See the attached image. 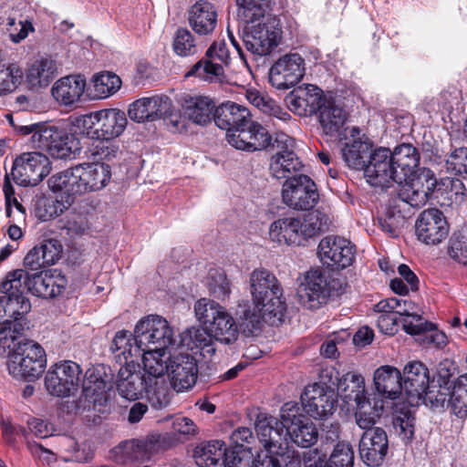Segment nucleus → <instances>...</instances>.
I'll list each match as a JSON object with an SVG mask.
<instances>
[{
    "mask_svg": "<svg viewBox=\"0 0 467 467\" xmlns=\"http://www.w3.org/2000/svg\"><path fill=\"white\" fill-rule=\"evenodd\" d=\"M145 370L155 376V389L150 390V400L158 406H168L170 387L164 377L168 374L171 385L177 391L192 389L198 378L197 359L189 353L152 354L145 361Z\"/></svg>",
    "mask_w": 467,
    "mask_h": 467,
    "instance_id": "1",
    "label": "nucleus"
},
{
    "mask_svg": "<svg viewBox=\"0 0 467 467\" xmlns=\"http://www.w3.org/2000/svg\"><path fill=\"white\" fill-rule=\"evenodd\" d=\"M399 180L397 198L411 207L423 206L438 186L435 174L423 169L415 174L420 162L418 150L411 144H401L391 151Z\"/></svg>",
    "mask_w": 467,
    "mask_h": 467,
    "instance_id": "2",
    "label": "nucleus"
},
{
    "mask_svg": "<svg viewBox=\"0 0 467 467\" xmlns=\"http://www.w3.org/2000/svg\"><path fill=\"white\" fill-rule=\"evenodd\" d=\"M213 119L218 128L227 131L226 140L237 150H262L271 144V135L261 124L252 119L250 110L234 102L217 107Z\"/></svg>",
    "mask_w": 467,
    "mask_h": 467,
    "instance_id": "3",
    "label": "nucleus"
},
{
    "mask_svg": "<svg viewBox=\"0 0 467 467\" xmlns=\"http://www.w3.org/2000/svg\"><path fill=\"white\" fill-rule=\"evenodd\" d=\"M337 393L346 403L355 402V416L359 427L374 425L383 413L384 400L366 396L365 379L360 374L348 372L339 378Z\"/></svg>",
    "mask_w": 467,
    "mask_h": 467,
    "instance_id": "4",
    "label": "nucleus"
},
{
    "mask_svg": "<svg viewBox=\"0 0 467 467\" xmlns=\"http://www.w3.org/2000/svg\"><path fill=\"white\" fill-rule=\"evenodd\" d=\"M47 355L40 344L23 339L14 343L7 356V369L15 378L27 381L38 379L45 371Z\"/></svg>",
    "mask_w": 467,
    "mask_h": 467,
    "instance_id": "5",
    "label": "nucleus"
},
{
    "mask_svg": "<svg viewBox=\"0 0 467 467\" xmlns=\"http://www.w3.org/2000/svg\"><path fill=\"white\" fill-rule=\"evenodd\" d=\"M201 327H205L220 343L230 345L238 338V328L230 313L214 300L201 298L194 305Z\"/></svg>",
    "mask_w": 467,
    "mask_h": 467,
    "instance_id": "6",
    "label": "nucleus"
},
{
    "mask_svg": "<svg viewBox=\"0 0 467 467\" xmlns=\"http://www.w3.org/2000/svg\"><path fill=\"white\" fill-rule=\"evenodd\" d=\"M135 340L143 349V368L148 356L170 353L167 348L173 344V330L161 316L150 315L140 320L134 329Z\"/></svg>",
    "mask_w": 467,
    "mask_h": 467,
    "instance_id": "7",
    "label": "nucleus"
},
{
    "mask_svg": "<svg viewBox=\"0 0 467 467\" xmlns=\"http://www.w3.org/2000/svg\"><path fill=\"white\" fill-rule=\"evenodd\" d=\"M254 428L265 452L277 455L281 461L296 462V451L289 445V434L283 420L259 414Z\"/></svg>",
    "mask_w": 467,
    "mask_h": 467,
    "instance_id": "8",
    "label": "nucleus"
},
{
    "mask_svg": "<svg viewBox=\"0 0 467 467\" xmlns=\"http://www.w3.org/2000/svg\"><path fill=\"white\" fill-rule=\"evenodd\" d=\"M106 368L99 366L86 371L81 379L82 391L75 403L76 412L97 410H101L108 401L107 389L112 388L113 376L106 374Z\"/></svg>",
    "mask_w": 467,
    "mask_h": 467,
    "instance_id": "9",
    "label": "nucleus"
},
{
    "mask_svg": "<svg viewBox=\"0 0 467 467\" xmlns=\"http://www.w3.org/2000/svg\"><path fill=\"white\" fill-rule=\"evenodd\" d=\"M343 293L342 282L331 278L320 270L308 271L298 290L299 296L308 308H317L325 304L328 297Z\"/></svg>",
    "mask_w": 467,
    "mask_h": 467,
    "instance_id": "10",
    "label": "nucleus"
},
{
    "mask_svg": "<svg viewBox=\"0 0 467 467\" xmlns=\"http://www.w3.org/2000/svg\"><path fill=\"white\" fill-rule=\"evenodd\" d=\"M82 369L71 360H63L49 367L44 379L47 393L57 398L74 395L81 384Z\"/></svg>",
    "mask_w": 467,
    "mask_h": 467,
    "instance_id": "11",
    "label": "nucleus"
},
{
    "mask_svg": "<svg viewBox=\"0 0 467 467\" xmlns=\"http://www.w3.org/2000/svg\"><path fill=\"white\" fill-rule=\"evenodd\" d=\"M30 142L34 149L46 151L56 159H68L79 150V142L73 134L53 125L45 124L43 130L31 136Z\"/></svg>",
    "mask_w": 467,
    "mask_h": 467,
    "instance_id": "12",
    "label": "nucleus"
},
{
    "mask_svg": "<svg viewBox=\"0 0 467 467\" xmlns=\"http://www.w3.org/2000/svg\"><path fill=\"white\" fill-rule=\"evenodd\" d=\"M255 23H246L240 37L246 50L254 57L269 55L277 47L281 31L275 20L264 17Z\"/></svg>",
    "mask_w": 467,
    "mask_h": 467,
    "instance_id": "13",
    "label": "nucleus"
},
{
    "mask_svg": "<svg viewBox=\"0 0 467 467\" xmlns=\"http://www.w3.org/2000/svg\"><path fill=\"white\" fill-rule=\"evenodd\" d=\"M128 114L137 122L164 119L178 130L184 128L182 115L172 113L171 101L167 96L140 99L130 106Z\"/></svg>",
    "mask_w": 467,
    "mask_h": 467,
    "instance_id": "14",
    "label": "nucleus"
},
{
    "mask_svg": "<svg viewBox=\"0 0 467 467\" xmlns=\"http://www.w3.org/2000/svg\"><path fill=\"white\" fill-rule=\"evenodd\" d=\"M280 419L285 422L289 437L297 446L309 448L317 441L318 431L298 403H285L280 410Z\"/></svg>",
    "mask_w": 467,
    "mask_h": 467,
    "instance_id": "15",
    "label": "nucleus"
},
{
    "mask_svg": "<svg viewBox=\"0 0 467 467\" xmlns=\"http://www.w3.org/2000/svg\"><path fill=\"white\" fill-rule=\"evenodd\" d=\"M230 52L224 41H214L206 50L205 56L185 73V78L196 77L207 82L222 80L224 67L230 64Z\"/></svg>",
    "mask_w": 467,
    "mask_h": 467,
    "instance_id": "16",
    "label": "nucleus"
},
{
    "mask_svg": "<svg viewBox=\"0 0 467 467\" xmlns=\"http://www.w3.org/2000/svg\"><path fill=\"white\" fill-rule=\"evenodd\" d=\"M294 140L285 133H278L275 140L271 138V144L268 146L276 150V152L271 157L269 171L274 178L278 180H288L293 176H297L303 164L294 151Z\"/></svg>",
    "mask_w": 467,
    "mask_h": 467,
    "instance_id": "17",
    "label": "nucleus"
},
{
    "mask_svg": "<svg viewBox=\"0 0 467 467\" xmlns=\"http://www.w3.org/2000/svg\"><path fill=\"white\" fill-rule=\"evenodd\" d=\"M115 384L119 394L127 400H138L145 392L146 398L152 407L157 410L166 407L158 406L149 396L150 394V390L155 389V376L150 374L145 369L143 374L140 371L135 370V364L120 367Z\"/></svg>",
    "mask_w": 467,
    "mask_h": 467,
    "instance_id": "18",
    "label": "nucleus"
},
{
    "mask_svg": "<svg viewBox=\"0 0 467 467\" xmlns=\"http://www.w3.org/2000/svg\"><path fill=\"white\" fill-rule=\"evenodd\" d=\"M282 199L291 209L308 211L317 204L319 194L314 181L307 175L299 174L285 180L282 189Z\"/></svg>",
    "mask_w": 467,
    "mask_h": 467,
    "instance_id": "19",
    "label": "nucleus"
},
{
    "mask_svg": "<svg viewBox=\"0 0 467 467\" xmlns=\"http://www.w3.org/2000/svg\"><path fill=\"white\" fill-rule=\"evenodd\" d=\"M163 449V441L159 433L121 441L112 450L114 459L121 463H135L149 461Z\"/></svg>",
    "mask_w": 467,
    "mask_h": 467,
    "instance_id": "20",
    "label": "nucleus"
},
{
    "mask_svg": "<svg viewBox=\"0 0 467 467\" xmlns=\"http://www.w3.org/2000/svg\"><path fill=\"white\" fill-rule=\"evenodd\" d=\"M303 410L316 419L323 420L331 416L337 405V393L327 383L318 382L306 387L301 395Z\"/></svg>",
    "mask_w": 467,
    "mask_h": 467,
    "instance_id": "21",
    "label": "nucleus"
},
{
    "mask_svg": "<svg viewBox=\"0 0 467 467\" xmlns=\"http://www.w3.org/2000/svg\"><path fill=\"white\" fill-rule=\"evenodd\" d=\"M50 161L42 152H25L13 164L12 176L23 186H36L48 175Z\"/></svg>",
    "mask_w": 467,
    "mask_h": 467,
    "instance_id": "22",
    "label": "nucleus"
},
{
    "mask_svg": "<svg viewBox=\"0 0 467 467\" xmlns=\"http://www.w3.org/2000/svg\"><path fill=\"white\" fill-rule=\"evenodd\" d=\"M251 294L254 303H262L267 299L268 294L274 297L270 305H266L271 312L280 315L284 309L283 289L276 277L268 270L254 269L250 275Z\"/></svg>",
    "mask_w": 467,
    "mask_h": 467,
    "instance_id": "23",
    "label": "nucleus"
},
{
    "mask_svg": "<svg viewBox=\"0 0 467 467\" xmlns=\"http://www.w3.org/2000/svg\"><path fill=\"white\" fill-rule=\"evenodd\" d=\"M365 430L358 443L361 461L369 467L380 466L389 451V438L381 427H360Z\"/></svg>",
    "mask_w": 467,
    "mask_h": 467,
    "instance_id": "24",
    "label": "nucleus"
},
{
    "mask_svg": "<svg viewBox=\"0 0 467 467\" xmlns=\"http://www.w3.org/2000/svg\"><path fill=\"white\" fill-rule=\"evenodd\" d=\"M28 272L16 269L8 272L0 285L2 297L8 302V311L12 314H27L31 310V303L25 296L27 290Z\"/></svg>",
    "mask_w": 467,
    "mask_h": 467,
    "instance_id": "25",
    "label": "nucleus"
},
{
    "mask_svg": "<svg viewBox=\"0 0 467 467\" xmlns=\"http://www.w3.org/2000/svg\"><path fill=\"white\" fill-rule=\"evenodd\" d=\"M305 75V63L297 53L279 57L269 70V81L278 89H287L297 84Z\"/></svg>",
    "mask_w": 467,
    "mask_h": 467,
    "instance_id": "26",
    "label": "nucleus"
},
{
    "mask_svg": "<svg viewBox=\"0 0 467 467\" xmlns=\"http://www.w3.org/2000/svg\"><path fill=\"white\" fill-rule=\"evenodd\" d=\"M394 166L391 150L387 148H379L373 150L364 174L371 185L389 187L393 183L399 184V180L396 177L398 172Z\"/></svg>",
    "mask_w": 467,
    "mask_h": 467,
    "instance_id": "27",
    "label": "nucleus"
},
{
    "mask_svg": "<svg viewBox=\"0 0 467 467\" xmlns=\"http://www.w3.org/2000/svg\"><path fill=\"white\" fill-rule=\"evenodd\" d=\"M449 230L446 217L437 208L422 211L415 223L418 239L426 244L436 245L441 243L448 236Z\"/></svg>",
    "mask_w": 467,
    "mask_h": 467,
    "instance_id": "28",
    "label": "nucleus"
},
{
    "mask_svg": "<svg viewBox=\"0 0 467 467\" xmlns=\"http://www.w3.org/2000/svg\"><path fill=\"white\" fill-rule=\"evenodd\" d=\"M327 99L321 88L306 84L294 88L285 101L294 113L307 117L317 113Z\"/></svg>",
    "mask_w": 467,
    "mask_h": 467,
    "instance_id": "29",
    "label": "nucleus"
},
{
    "mask_svg": "<svg viewBox=\"0 0 467 467\" xmlns=\"http://www.w3.org/2000/svg\"><path fill=\"white\" fill-rule=\"evenodd\" d=\"M317 254L328 266L343 269L353 263L355 249L348 240L329 235L319 242Z\"/></svg>",
    "mask_w": 467,
    "mask_h": 467,
    "instance_id": "30",
    "label": "nucleus"
},
{
    "mask_svg": "<svg viewBox=\"0 0 467 467\" xmlns=\"http://www.w3.org/2000/svg\"><path fill=\"white\" fill-rule=\"evenodd\" d=\"M89 119L93 139L114 140L123 133L128 123L125 112L118 109H106L93 112Z\"/></svg>",
    "mask_w": 467,
    "mask_h": 467,
    "instance_id": "31",
    "label": "nucleus"
},
{
    "mask_svg": "<svg viewBox=\"0 0 467 467\" xmlns=\"http://www.w3.org/2000/svg\"><path fill=\"white\" fill-rule=\"evenodd\" d=\"M374 384L378 394L383 400H396L404 389L400 371L395 367L385 365L374 372Z\"/></svg>",
    "mask_w": 467,
    "mask_h": 467,
    "instance_id": "32",
    "label": "nucleus"
},
{
    "mask_svg": "<svg viewBox=\"0 0 467 467\" xmlns=\"http://www.w3.org/2000/svg\"><path fill=\"white\" fill-rule=\"evenodd\" d=\"M86 79L80 75H69L56 81L51 88L53 98L61 105L73 106L80 101Z\"/></svg>",
    "mask_w": 467,
    "mask_h": 467,
    "instance_id": "33",
    "label": "nucleus"
},
{
    "mask_svg": "<svg viewBox=\"0 0 467 467\" xmlns=\"http://www.w3.org/2000/svg\"><path fill=\"white\" fill-rule=\"evenodd\" d=\"M83 194L103 189L110 181V166L106 163H83L78 165Z\"/></svg>",
    "mask_w": 467,
    "mask_h": 467,
    "instance_id": "34",
    "label": "nucleus"
},
{
    "mask_svg": "<svg viewBox=\"0 0 467 467\" xmlns=\"http://www.w3.org/2000/svg\"><path fill=\"white\" fill-rule=\"evenodd\" d=\"M402 380L407 395L420 399L431 383L429 369L420 361L409 362L404 367Z\"/></svg>",
    "mask_w": 467,
    "mask_h": 467,
    "instance_id": "35",
    "label": "nucleus"
},
{
    "mask_svg": "<svg viewBox=\"0 0 467 467\" xmlns=\"http://www.w3.org/2000/svg\"><path fill=\"white\" fill-rule=\"evenodd\" d=\"M301 220L285 217L273 222L269 228V236L273 242L279 244L302 245L303 237L300 234Z\"/></svg>",
    "mask_w": 467,
    "mask_h": 467,
    "instance_id": "36",
    "label": "nucleus"
},
{
    "mask_svg": "<svg viewBox=\"0 0 467 467\" xmlns=\"http://www.w3.org/2000/svg\"><path fill=\"white\" fill-rule=\"evenodd\" d=\"M188 19L196 34L205 36L214 30L217 25V13L211 3L198 1L191 7Z\"/></svg>",
    "mask_w": 467,
    "mask_h": 467,
    "instance_id": "37",
    "label": "nucleus"
},
{
    "mask_svg": "<svg viewBox=\"0 0 467 467\" xmlns=\"http://www.w3.org/2000/svg\"><path fill=\"white\" fill-rule=\"evenodd\" d=\"M78 165L57 172L48 179V186L54 192H63L71 203L75 196L83 194Z\"/></svg>",
    "mask_w": 467,
    "mask_h": 467,
    "instance_id": "38",
    "label": "nucleus"
},
{
    "mask_svg": "<svg viewBox=\"0 0 467 467\" xmlns=\"http://www.w3.org/2000/svg\"><path fill=\"white\" fill-rule=\"evenodd\" d=\"M215 105L207 97H188L182 104V116L198 125H205L212 119Z\"/></svg>",
    "mask_w": 467,
    "mask_h": 467,
    "instance_id": "39",
    "label": "nucleus"
},
{
    "mask_svg": "<svg viewBox=\"0 0 467 467\" xmlns=\"http://www.w3.org/2000/svg\"><path fill=\"white\" fill-rule=\"evenodd\" d=\"M110 349L117 353L116 358H119L120 363L123 358L125 365L135 364L133 358L141 357L143 358L142 347L135 340V336L132 338L131 333L127 330H120L116 333Z\"/></svg>",
    "mask_w": 467,
    "mask_h": 467,
    "instance_id": "40",
    "label": "nucleus"
},
{
    "mask_svg": "<svg viewBox=\"0 0 467 467\" xmlns=\"http://www.w3.org/2000/svg\"><path fill=\"white\" fill-rule=\"evenodd\" d=\"M342 157L349 168L364 170L373 153L372 144L368 140H353L341 150Z\"/></svg>",
    "mask_w": 467,
    "mask_h": 467,
    "instance_id": "41",
    "label": "nucleus"
},
{
    "mask_svg": "<svg viewBox=\"0 0 467 467\" xmlns=\"http://www.w3.org/2000/svg\"><path fill=\"white\" fill-rule=\"evenodd\" d=\"M64 288L65 286L57 284L55 277L47 272L28 273L27 291L36 296L52 298L60 295Z\"/></svg>",
    "mask_w": 467,
    "mask_h": 467,
    "instance_id": "42",
    "label": "nucleus"
},
{
    "mask_svg": "<svg viewBox=\"0 0 467 467\" xmlns=\"http://www.w3.org/2000/svg\"><path fill=\"white\" fill-rule=\"evenodd\" d=\"M229 450L223 441L215 440L200 442L193 450V458L196 463L202 467L216 466L221 461L223 463V458L226 457Z\"/></svg>",
    "mask_w": 467,
    "mask_h": 467,
    "instance_id": "43",
    "label": "nucleus"
},
{
    "mask_svg": "<svg viewBox=\"0 0 467 467\" xmlns=\"http://www.w3.org/2000/svg\"><path fill=\"white\" fill-rule=\"evenodd\" d=\"M317 113L319 123L327 135L337 133L347 120L346 111L331 99H327Z\"/></svg>",
    "mask_w": 467,
    "mask_h": 467,
    "instance_id": "44",
    "label": "nucleus"
},
{
    "mask_svg": "<svg viewBox=\"0 0 467 467\" xmlns=\"http://www.w3.org/2000/svg\"><path fill=\"white\" fill-rule=\"evenodd\" d=\"M57 75L55 60L49 57L36 59L28 68L26 80L31 88L47 87Z\"/></svg>",
    "mask_w": 467,
    "mask_h": 467,
    "instance_id": "45",
    "label": "nucleus"
},
{
    "mask_svg": "<svg viewBox=\"0 0 467 467\" xmlns=\"http://www.w3.org/2000/svg\"><path fill=\"white\" fill-rule=\"evenodd\" d=\"M392 426L396 434L402 441H412L415 433V417L407 405H394L392 411Z\"/></svg>",
    "mask_w": 467,
    "mask_h": 467,
    "instance_id": "46",
    "label": "nucleus"
},
{
    "mask_svg": "<svg viewBox=\"0 0 467 467\" xmlns=\"http://www.w3.org/2000/svg\"><path fill=\"white\" fill-rule=\"evenodd\" d=\"M330 223V217L326 213L320 210L308 213L303 221L301 220L300 234L303 237V243L308 238H312L321 232L327 230Z\"/></svg>",
    "mask_w": 467,
    "mask_h": 467,
    "instance_id": "47",
    "label": "nucleus"
},
{
    "mask_svg": "<svg viewBox=\"0 0 467 467\" xmlns=\"http://www.w3.org/2000/svg\"><path fill=\"white\" fill-rule=\"evenodd\" d=\"M330 223V217L326 213L320 210L308 213L303 221L301 220L300 234L303 237V243L308 238H312L321 232L327 230Z\"/></svg>",
    "mask_w": 467,
    "mask_h": 467,
    "instance_id": "48",
    "label": "nucleus"
},
{
    "mask_svg": "<svg viewBox=\"0 0 467 467\" xmlns=\"http://www.w3.org/2000/svg\"><path fill=\"white\" fill-rule=\"evenodd\" d=\"M415 308V304L411 301L402 300L401 306L397 310V316L412 317L415 323L408 319L401 321L402 327L410 335H421L427 330L432 329V323L425 321L421 316L415 315L411 311Z\"/></svg>",
    "mask_w": 467,
    "mask_h": 467,
    "instance_id": "49",
    "label": "nucleus"
},
{
    "mask_svg": "<svg viewBox=\"0 0 467 467\" xmlns=\"http://www.w3.org/2000/svg\"><path fill=\"white\" fill-rule=\"evenodd\" d=\"M171 47L174 53L182 57L194 56L199 51L195 36L184 27H179L175 31Z\"/></svg>",
    "mask_w": 467,
    "mask_h": 467,
    "instance_id": "50",
    "label": "nucleus"
},
{
    "mask_svg": "<svg viewBox=\"0 0 467 467\" xmlns=\"http://www.w3.org/2000/svg\"><path fill=\"white\" fill-rule=\"evenodd\" d=\"M23 68L16 64H5L0 67V96L11 93L22 83Z\"/></svg>",
    "mask_w": 467,
    "mask_h": 467,
    "instance_id": "51",
    "label": "nucleus"
},
{
    "mask_svg": "<svg viewBox=\"0 0 467 467\" xmlns=\"http://www.w3.org/2000/svg\"><path fill=\"white\" fill-rule=\"evenodd\" d=\"M71 205V200L59 201L43 197L36 202V214L41 221H48L62 214Z\"/></svg>",
    "mask_w": 467,
    "mask_h": 467,
    "instance_id": "52",
    "label": "nucleus"
},
{
    "mask_svg": "<svg viewBox=\"0 0 467 467\" xmlns=\"http://www.w3.org/2000/svg\"><path fill=\"white\" fill-rule=\"evenodd\" d=\"M88 151L95 163L110 161L120 154L119 146L111 139H96Z\"/></svg>",
    "mask_w": 467,
    "mask_h": 467,
    "instance_id": "53",
    "label": "nucleus"
},
{
    "mask_svg": "<svg viewBox=\"0 0 467 467\" xmlns=\"http://www.w3.org/2000/svg\"><path fill=\"white\" fill-rule=\"evenodd\" d=\"M451 410L459 418L467 417V373L455 379L452 388Z\"/></svg>",
    "mask_w": 467,
    "mask_h": 467,
    "instance_id": "54",
    "label": "nucleus"
},
{
    "mask_svg": "<svg viewBox=\"0 0 467 467\" xmlns=\"http://www.w3.org/2000/svg\"><path fill=\"white\" fill-rule=\"evenodd\" d=\"M269 0H237L239 16L245 23H255L265 16Z\"/></svg>",
    "mask_w": 467,
    "mask_h": 467,
    "instance_id": "55",
    "label": "nucleus"
},
{
    "mask_svg": "<svg viewBox=\"0 0 467 467\" xmlns=\"http://www.w3.org/2000/svg\"><path fill=\"white\" fill-rule=\"evenodd\" d=\"M94 89L99 98H107L117 92L121 85L119 76L112 72H102L94 76Z\"/></svg>",
    "mask_w": 467,
    "mask_h": 467,
    "instance_id": "56",
    "label": "nucleus"
},
{
    "mask_svg": "<svg viewBox=\"0 0 467 467\" xmlns=\"http://www.w3.org/2000/svg\"><path fill=\"white\" fill-rule=\"evenodd\" d=\"M448 254L454 261L467 265V228L451 234L448 243Z\"/></svg>",
    "mask_w": 467,
    "mask_h": 467,
    "instance_id": "57",
    "label": "nucleus"
},
{
    "mask_svg": "<svg viewBox=\"0 0 467 467\" xmlns=\"http://www.w3.org/2000/svg\"><path fill=\"white\" fill-rule=\"evenodd\" d=\"M239 317L242 321L241 326L244 327V332L250 335H255L261 330L262 319L275 323L276 319L272 318L269 320V316H265L260 307L256 306L251 309L244 308L239 314Z\"/></svg>",
    "mask_w": 467,
    "mask_h": 467,
    "instance_id": "58",
    "label": "nucleus"
},
{
    "mask_svg": "<svg viewBox=\"0 0 467 467\" xmlns=\"http://www.w3.org/2000/svg\"><path fill=\"white\" fill-rule=\"evenodd\" d=\"M452 388L435 384V380H432L423 395L434 407H444L447 404L451 408Z\"/></svg>",
    "mask_w": 467,
    "mask_h": 467,
    "instance_id": "59",
    "label": "nucleus"
},
{
    "mask_svg": "<svg viewBox=\"0 0 467 467\" xmlns=\"http://www.w3.org/2000/svg\"><path fill=\"white\" fill-rule=\"evenodd\" d=\"M188 333L193 347L200 348L203 356L207 354L212 356L216 352V348H214L215 338L205 327H192L189 329Z\"/></svg>",
    "mask_w": 467,
    "mask_h": 467,
    "instance_id": "60",
    "label": "nucleus"
},
{
    "mask_svg": "<svg viewBox=\"0 0 467 467\" xmlns=\"http://www.w3.org/2000/svg\"><path fill=\"white\" fill-rule=\"evenodd\" d=\"M354 451L349 444L337 443L327 461V467H353Z\"/></svg>",
    "mask_w": 467,
    "mask_h": 467,
    "instance_id": "61",
    "label": "nucleus"
},
{
    "mask_svg": "<svg viewBox=\"0 0 467 467\" xmlns=\"http://www.w3.org/2000/svg\"><path fill=\"white\" fill-rule=\"evenodd\" d=\"M447 171L455 174H467V148L460 147L453 150L446 158Z\"/></svg>",
    "mask_w": 467,
    "mask_h": 467,
    "instance_id": "62",
    "label": "nucleus"
},
{
    "mask_svg": "<svg viewBox=\"0 0 467 467\" xmlns=\"http://www.w3.org/2000/svg\"><path fill=\"white\" fill-rule=\"evenodd\" d=\"M36 248L46 266L54 265L61 257L63 250L61 244L57 239L44 240Z\"/></svg>",
    "mask_w": 467,
    "mask_h": 467,
    "instance_id": "63",
    "label": "nucleus"
},
{
    "mask_svg": "<svg viewBox=\"0 0 467 467\" xmlns=\"http://www.w3.org/2000/svg\"><path fill=\"white\" fill-rule=\"evenodd\" d=\"M254 459L249 452L230 451L223 458L224 467H254Z\"/></svg>",
    "mask_w": 467,
    "mask_h": 467,
    "instance_id": "64",
    "label": "nucleus"
}]
</instances>
